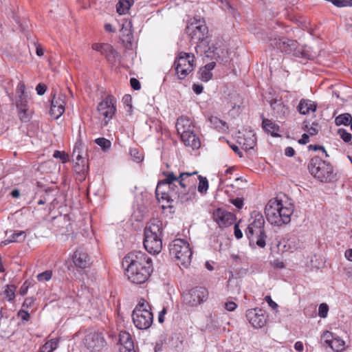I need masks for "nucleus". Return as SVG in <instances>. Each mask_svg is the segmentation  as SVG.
<instances>
[{"mask_svg":"<svg viewBox=\"0 0 352 352\" xmlns=\"http://www.w3.org/2000/svg\"><path fill=\"white\" fill-rule=\"evenodd\" d=\"M297 109L300 114L306 115L310 112H314L316 110V104L310 100L302 99Z\"/></svg>","mask_w":352,"mask_h":352,"instance_id":"a878e982","label":"nucleus"},{"mask_svg":"<svg viewBox=\"0 0 352 352\" xmlns=\"http://www.w3.org/2000/svg\"><path fill=\"white\" fill-rule=\"evenodd\" d=\"M175 69L179 79H184L195 67V56L190 53L181 52L175 62Z\"/></svg>","mask_w":352,"mask_h":352,"instance_id":"1a4fd4ad","label":"nucleus"},{"mask_svg":"<svg viewBox=\"0 0 352 352\" xmlns=\"http://www.w3.org/2000/svg\"><path fill=\"white\" fill-rule=\"evenodd\" d=\"M28 288H29V286L27 285L26 282L24 283L20 288V291H19L20 294L21 296L25 295L28 292Z\"/></svg>","mask_w":352,"mask_h":352,"instance_id":"774afa93","label":"nucleus"},{"mask_svg":"<svg viewBox=\"0 0 352 352\" xmlns=\"http://www.w3.org/2000/svg\"><path fill=\"white\" fill-rule=\"evenodd\" d=\"M293 212L294 208L292 206H284L282 201L278 199L269 201L265 208V214L268 222L277 226L289 223Z\"/></svg>","mask_w":352,"mask_h":352,"instance_id":"20e7f679","label":"nucleus"},{"mask_svg":"<svg viewBox=\"0 0 352 352\" xmlns=\"http://www.w3.org/2000/svg\"><path fill=\"white\" fill-rule=\"evenodd\" d=\"M210 125L219 131H225L228 127L226 126V122L220 120L216 116H210L208 119Z\"/></svg>","mask_w":352,"mask_h":352,"instance_id":"7c9ffc66","label":"nucleus"},{"mask_svg":"<svg viewBox=\"0 0 352 352\" xmlns=\"http://www.w3.org/2000/svg\"><path fill=\"white\" fill-rule=\"evenodd\" d=\"M309 141V137L307 134H302L301 138L298 140V143L300 144H306Z\"/></svg>","mask_w":352,"mask_h":352,"instance_id":"69168bd1","label":"nucleus"},{"mask_svg":"<svg viewBox=\"0 0 352 352\" xmlns=\"http://www.w3.org/2000/svg\"><path fill=\"white\" fill-rule=\"evenodd\" d=\"M18 316L20 317L23 320L28 321L30 319V314L27 311L20 310L18 312Z\"/></svg>","mask_w":352,"mask_h":352,"instance_id":"bf43d9fd","label":"nucleus"},{"mask_svg":"<svg viewBox=\"0 0 352 352\" xmlns=\"http://www.w3.org/2000/svg\"><path fill=\"white\" fill-rule=\"evenodd\" d=\"M58 346V340L52 339L45 342L40 349L39 352H53Z\"/></svg>","mask_w":352,"mask_h":352,"instance_id":"c9c22d12","label":"nucleus"},{"mask_svg":"<svg viewBox=\"0 0 352 352\" xmlns=\"http://www.w3.org/2000/svg\"><path fill=\"white\" fill-rule=\"evenodd\" d=\"M308 169L311 175L321 182L329 183L337 180V173L332 164L318 156L310 160Z\"/></svg>","mask_w":352,"mask_h":352,"instance_id":"39448f33","label":"nucleus"},{"mask_svg":"<svg viewBox=\"0 0 352 352\" xmlns=\"http://www.w3.org/2000/svg\"><path fill=\"white\" fill-rule=\"evenodd\" d=\"M129 153L135 162H140L142 160L143 155L138 148H131Z\"/></svg>","mask_w":352,"mask_h":352,"instance_id":"a19ab883","label":"nucleus"},{"mask_svg":"<svg viewBox=\"0 0 352 352\" xmlns=\"http://www.w3.org/2000/svg\"><path fill=\"white\" fill-rule=\"evenodd\" d=\"M193 127L191 120L188 118L180 117L177 120L176 129L179 135L188 132H192Z\"/></svg>","mask_w":352,"mask_h":352,"instance_id":"b1692460","label":"nucleus"},{"mask_svg":"<svg viewBox=\"0 0 352 352\" xmlns=\"http://www.w3.org/2000/svg\"><path fill=\"white\" fill-rule=\"evenodd\" d=\"M332 3L338 8H343L352 6V3L347 0H333Z\"/></svg>","mask_w":352,"mask_h":352,"instance_id":"8fccbe9b","label":"nucleus"},{"mask_svg":"<svg viewBox=\"0 0 352 352\" xmlns=\"http://www.w3.org/2000/svg\"><path fill=\"white\" fill-rule=\"evenodd\" d=\"M123 264L127 265L126 269H149L153 270L152 261L145 253L141 251L130 252L124 258Z\"/></svg>","mask_w":352,"mask_h":352,"instance_id":"9d476101","label":"nucleus"},{"mask_svg":"<svg viewBox=\"0 0 352 352\" xmlns=\"http://www.w3.org/2000/svg\"><path fill=\"white\" fill-rule=\"evenodd\" d=\"M148 307L149 305L147 302H140L133 311V323L140 329H147L153 324V316Z\"/></svg>","mask_w":352,"mask_h":352,"instance_id":"0eeeda50","label":"nucleus"},{"mask_svg":"<svg viewBox=\"0 0 352 352\" xmlns=\"http://www.w3.org/2000/svg\"><path fill=\"white\" fill-rule=\"evenodd\" d=\"M34 302V298L32 297L26 298L23 303V307L25 308H29L32 307V305Z\"/></svg>","mask_w":352,"mask_h":352,"instance_id":"052dcab7","label":"nucleus"},{"mask_svg":"<svg viewBox=\"0 0 352 352\" xmlns=\"http://www.w3.org/2000/svg\"><path fill=\"white\" fill-rule=\"evenodd\" d=\"M52 276V272L51 270H46L37 275V279L38 281H48Z\"/></svg>","mask_w":352,"mask_h":352,"instance_id":"37998d69","label":"nucleus"},{"mask_svg":"<svg viewBox=\"0 0 352 352\" xmlns=\"http://www.w3.org/2000/svg\"><path fill=\"white\" fill-rule=\"evenodd\" d=\"M234 236H235V237L236 239H238L242 238L243 233H242L241 230H240L238 224H235L234 225Z\"/></svg>","mask_w":352,"mask_h":352,"instance_id":"e2e57ef3","label":"nucleus"},{"mask_svg":"<svg viewBox=\"0 0 352 352\" xmlns=\"http://www.w3.org/2000/svg\"><path fill=\"white\" fill-rule=\"evenodd\" d=\"M25 84L22 82H19L17 87H16V95L18 97L22 96H27V94L25 93Z\"/></svg>","mask_w":352,"mask_h":352,"instance_id":"3c124183","label":"nucleus"},{"mask_svg":"<svg viewBox=\"0 0 352 352\" xmlns=\"http://www.w3.org/2000/svg\"><path fill=\"white\" fill-rule=\"evenodd\" d=\"M246 318L254 328L259 329L266 324L268 316L265 311L262 309L254 308L246 311Z\"/></svg>","mask_w":352,"mask_h":352,"instance_id":"ddd939ff","label":"nucleus"},{"mask_svg":"<svg viewBox=\"0 0 352 352\" xmlns=\"http://www.w3.org/2000/svg\"><path fill=\"white\" fill-rule=\"evenodd\" d=\"M53 157L54 158L60 159L63 163L66 162L69 158V156L67 154H66L65 152L59 151H55L53 154Z\"/></svg>","mask_w":352,"mask_h":352,"instance_id":"09e8293b","label":"nucleus"},{"mask_svg":"<svg viewBox=\"0 0 352 352\" xmlns=\"http://www.w3.org/2000/svg\"><path fill=\"white\" fill-rule=\"evenodd\" d=\"M19 116L21 121L28 122L30 118L28 107L22 109H18Z\"/></svg>","mask_w":352,"mask_h":352,"instance_id":"c03bdc74","label":"nucleus"},{"mask_svg":"<svg viewBox=\"0 0 352 352\" xmlns=\"http://www.w3.org/2000/svg\"><path fill=\"white\" fill-rule=\"evenodd\" d=\"M122 39L125 42L131 43L133 36L132 30V22L131 21H125L122 23V28L120 30Z\"/></svg>","mask_w":352,"mask_h":352,"instance_id":"c85d7f7f","label":"nucleus"},{"mask_svg":"<svg viewBox=\"0 0 352 352\" xmlns=\"http://www.w3.org/2000/svg\"><path fill=\"white\" fill-rule=\"evenodd\" d=\"M180 138L185 146H189L193 150L198 149L201 146L199 138L193 131L180 135Z\"/></svg>","mask_w":352,"mask_h":352,"instance_id":"5701e85b","label":"nucleus"},{"mask_svg":"<svg viewBox=\"0 0 352 352\" xmlns=\"http://www.w3.org/2000/svg\"><path fill=\"white\" fill-rule=\"evenodd\" d=\"M115 102L113 98L107 97L100 102L98 105V111L100 117L104 119L102 125L107 126L109 121L112 118L116 112Z\"/></svg>","mask_w":352,"mask_h":352,"instance_id":"2eb2a0df","label":"nucleus"},{"mask_svg":"<svg viewBox=\"0 0 352 352\" xmlns=\"http://www.w3.org/2000/svg\"><path fill=\"white\" fill-rule=\"evenodd\" d=\"M197 179H199V184L197 186V190L201 195H206L208 190V181L206 177L198 175Z\"/></svg>","mask_w":352,"mask_h":352,"instance_id":"f704fd0d","label":"nucleus"},{"mask_svg":"<svg viewBox=\"0 0 352 352\" xmlns=\"http://www.w3.org/2000/svg\"><path fill=\"white\" fill-rule=\"evenodd\" d=\"M245 234L248 239L250 240V242L252 243H256V231H254V229H252V227L248 226L246 230H245Z\"/></svg>","mask_w":352,"mask_h":352,"instance_id":"a18cd8bd","label":"nucleus"},{"mask_svg":"<svg viewBox=\"0 0 352 352\" xmlns=\"http://www.w3.org/2000/svg\"><path fill=\"white\" fill-rule=\"evenodd\" d=\"M72 260L74 265L80 269H86L91 265L89 256L82 248H78L74 252Z\"/></svg>","mask_w":352,"mask_h":352,"instance_id":"412c9836","label":"nucleus"},{"mask_svg":"<svg viewBox=\"0 0 352 352\" xmlns=\"http://www.w3.org/2000/svg\"><path fill=\"white\" fill-rule=\"evenodd\" d=\"M10 234L8 235V232H6L8 238L2 242L4 245H6L10 243H21L23 242L26 237V234L24 231H15L12 232H10Z\"/></svg>","mask_w":352,"mask_h":352,"instance_id":"cd10ccee","label":"nucleus"},{"mask_svg":"<svg viewBox=\"0 0 352 352\" xmlns=\"http://www.w3.org/2000/svg\"><path fill=\"white\" fill-rule=\"evenodd\" d=\"M163 223L153 219L144 229V246L150 254H158L162 250Z\"/></svg>","mask_w":352,"mask_h":352,"instance_id":"7ed1b4c3","label":"nucleus"},{"mask_svg":"<svg viewBox=\"0 0 352 352\" xmlns=\"http://www.w3.org/2000/svg\"><path fill=\"white\" fill-rule=\"evenodd\" d=\"M130 84H131V87L135 90H139L141 88L140 81L135 78H131Z\"/></svg>","mask_w":352,"mask_h":352,"instance_id":"5fc2aeb1","label":"nucleus"},{"mask_svg":"<svg viewBox=\"0 0 352 352\" xmlns=\"http://www.w3.org/2000/svg\"><path fill=\"white\" fill-rule=\"evenodd\" d=\"M263 129L267 133H270L273 137H278L279 135L277 132L279 131V126L272 120L263 118Z\"/></svg>","mask_w":352,"mask_h":352,"instance_id":"c756f323","label":"nucleus"},{"mask_svg":"<svg viewBox=\"0 0 352 352\" xmlns=\"http://www.w3.org/2000/svg\"><path fill=\"white\" fill-rule=\"evenodd\" d=\"M133 1L131 2L128 0H120L116 6L117 12L119 14H124L130 9Z\"/></svg>","mask_w":352,"mask_h":352,"instance_id":"72a5a7b5","label":"nucleus"},{"mask_svg":"<svg viewBox=\"0 0 352 352\" xmlns=\"http://www.w3.org/2000/svg\"><path fill=\"white\" fill-rule=\"evenodd\" d=\"M120 352H126L135 349L131 336L126 331H121L119 335Z\"/></svg>","mask_w":352,"mask_h":352,"instance_id":"4be33fe9","label":"nucleus"},{"mask_svg":"<svg viewBox=\"0 0 352 352\" xmlns=\"http://www.w3.org/2000/svg\"><path fill=\"white\" fill-rule=\"evenodd\" d=\"M95 142L104 150L109 149L111 146V142L104 138H97L95 140Z\"/></svg>","mask_w":352,"mask_h":352,"instance_id":"ea45409f","label":"nucleus"},{"mask_svg":"<svg viewBox=\"0 0 352 352\" xmlns=\"http://www.w3.org/2000/svg\"><path fill=\"white\" fill-rule=\"evenodd\" d=\"M16 289V287L14 285H7L6 286L5 290L3 292V294L5 296V298L8 301L10 302L14 299Z\"/></svg>","mask_w":352,"mask_h":352,"instance_id":"4c0bfd02","label":"nucleus"},{"mask_svg":"<svg viewBox=\"0 0 352 352\" xmlns=\"http://www.w3.org/2000/svg\"><path fill=\"white\" fill-rule=\"evenodd\" d=\"M237 307V305L236 302L233 301H228L225 302L224 308L228 311H233Z\"/></svg>","mask_w":352,"mask_h":352,"instance_id":"603ef678","label":"nucleus"},{"mask_svg":"<svg viewBox=\"0 0 352 352\" xmlns=\"http://www.w3.org/2000/svg\"><path fill=\"white\" fill-rule=\"evenodd\" d=\"M265 300L274 310L278 308V305L274 301H273L270 296H266L265 297Z\"/></svg>","mask_w":352,"mask_h":352,"instance_id":"4d7b16f0","label":"nucleus"},{"mask_svg":"<svg viewBox=\"0 0 352 352\" xmlns=\"http://www.w3.org/2000/svg\"><path fill=\"white\" fill-rule=\"evenodd\" d=\"M213 219L220 227H226L233 224L235 216L222 208H218L213 212Z\"/></svg>","mask_w":352,"mask_h":352,"instance_id":"aec40b11","label":"nucleus"},{"mask_svg":"<svg viewBox=\"0 0 352 352\" xmlns=\"http://www.w3.org/2000/svg\"><path fill=\"white\" fill-rule=\"evenodd\" d=\"M197 174L181 172L176 175L173 171H164V179L158 182L155 194L159 201L165 202L171 207L170 204L179 202L185 204L197 199L196 186L190 182V177Z\"/></svg>","mask_w":352,"mask_h":352,"instance_id":"f257e3e1","label":"nucleus"},{"mask_svg":"<svg viewBox=\"0 0 352 352\" xmlns=\"http://www.w3.org/2000/svg\"><path fill=\"white\" fill-rule=\"evenodd\" d=\"M17 109L28 108V96H19L16 100Z\"/></svg>","mask_w":352,"mask_h":352,"instance_id":"79ce46f5","label":"nucleus"},{"mask_svg":"<svg viewBox=\"0 0 352 352\" xmlns=\"http://www.w3.org/2000/svg\"><path fill=\"white\" fill-rule=\"evenodd\" d=\"M352 116L350 113H342L336 118V125H348L351 122Z\"/></svg>","mask_w":352,"mask_h":352,"instance_id":"e433bc0d","label":"nucleus"},{"mask_svg":"<svg viewBox=\"0 0 352 352\" xmlns=\"http://www.w3.org/2000/svg\"><path fill=\"white\" fill-rule=\"evenodd\" d=\"M338 133L340 138L345 142H349L351 140V134L349 133L346 130L344 129H340L338 131Z\"/></svg>","mask_w":352,"mask_h":352,"instance_id":"49530a36","label":"nucleus"},{"mask_svg":"<svg viewBox=\"0 0 352 352\" xmlns=\"http://www.w3.org/2000/svg\"><path fill=\"white\" fill-rule=\"evenodd\" d=\"M81 142L76 144L72 153L73 160L75 161L73 168L78 174H85L88 170V165L86 160L82 157L80 151Z\"/></svg>","mask_w":352,"mask_h":352,"instance_id":"dca6fc26","label":"nucleus"},{"mask_svg":"<svg viewBox=\"0 0 352 352\" xmlns=\"http://www.w3.org/2000/svg\"><path fill=\"white\" fill-rule=\"evenodd\" d=\"M243 148L245 151L253 148L256 144V139L254 134L250 133L248 136L243 140Z\"/></svg>","mask_w":352,"mask_h":352,"instance_id":"473e14b6","label":"nucleus"},{"mask_svg":"<svg viewBox=\"0 0 352 352\" xmlns=\"http://www.w3.org/2000/svg\"><path fill=\"white\" fill-rule=\"evenodd\" d=\"M270 106L274 113L277 114V117L284 118L289 113V109L286 107L281 100L272 99L270 101Z\"/></svg>","mask_w":352,"mask_h":352,"instance_id":"393cba45","label":"nucleus"},{"mask_svg":"<svg viewBox=\"0 0 352 352\" xmlns=\"http://www.w3.org/2000/svg\"><path fill=\"white\" fill-rule=\"evenodd\" d=\"M204 89V87L202 85L194 84L192 85V90L197 94H200Z\"/></svg>","mask_w":352,"mask_h":352,"instance_id":"680f3d73","label":"nucleus"},{"mask_svg":"<svg viewBox=\"0 0 352 352\" xmlns=\"http://www.w3.org/2000/svg\"><path fill=\"white\" fill-rule=\"evenodd\" d=\"M65 95L62 94L53 95L50 113L54 119H58L65 112Z\"/></svg>","mask_w":352,"mask_h":352,"instance_id":"f3484780","label":"nucleus"},{"mask_svg":"<svg viewBox=\"0 0 352 352\" xmlns=\"http://www.w3.org/2000/svg\"><path fill=\"white\" fill-rule=\"evenodd\" d=\"M254 221L249 224L250 227L256 231V243L260 248L265 246V234L264 230L265 220L263 215L258 212H254L252 216Z\"/></svg>","mask_w":352,"mask_h":352,"instance_id":"f8f14e48","label":"nucleus"},{"mask_svg":"<svg viewBox=\"0 0 352 352\" xmlns=\"http://www.w3.org/2000/svg\"><path fill=\"white\" fill-rule=\"evenodd\" d=\"M270 45H275L281 52H284L288 54L293 56H298L300 50H298V43L296 41L289 38H278L270 39Z\"/></svg>","mask_w":352,"mask_h":352,"instance_id":"4468645a","label":"nucleus"},{"mask_svg":"<svg viewBox=\"0 0 352 352\" xmlns=\"http://www.w3.org/2000/svg\"><path fill=\"white\" fill-rule=\"evenodd\" d=\"M230 203H232L234 206L237 208L241 209L243 206V199L242 198H235L230 199Z\"/></svg>","mask_w":352,"mask_h":352,"instance_id":"864d4df0","label":"nucleus"},{"mask_svg":"<svg viewBox=\"0 0 352 352\" xmlns=\"http://www.w3.org/2000/svg\"><path fill=\"white\" fill-rule=\"evenodd\" d=\"M169 252L180 267L186 268L190 265L192 253L186 241L182 239H175L170 243Z\"/></svg>","mask_w":352,"mask_h":352,"instance_id":"423d86ee","label":"nucleus"},{"mask_svg":"<svg viewBox=\"0 0 352 352\" xmlns=\"http://www.w3.org/2000/svg\"><path fill=\"white\" fill-rule=\"evenodd\" d=\"M322 340L335 352H341L344 349V342L331 332H324L322 336Z\"/></svg>","mask_w":352,"mask_h":352,"instance_id":"6ab92c4d","label":"nucleus"},{"mask_svg":"<svg viewBox=\"0 0 352 352\" xmlns=\"http://www.w3.org/2000/svg\"><path fill=\"white\" fill-rule=\"evenodd\" d=\"M152 272L149 269H126L125 274L131 283L138 285L145 283Z\"/></svg>","mask_w":352,"mask_h":352,"instance_id":"a211bd4d","label":"nucleus"},{"mask_svg":"<svg viewBox=\"0 0 352 352\" xmlns=\"http://www.w3.org/2000/svg\"><path fill=\"white\" fill-rule=\"evenodd\" d=\"M46 89H47L46 85H45L44 84H42V83H39L36 87V91L37 92V94L39 96L43 95L45 93Z\"/></svg>","mask_w":352,"mask_h":352,"instance_id":"6e6d98bb","label":"nucleus"},{"mask_svg":"<svg viewBox=\"0 0 352 352\" xmlns=\"http://www.w3.org/2000/svg\"><path fill=\"white\" fill-rule=\"evenodd\" d=\"M329 311V307L327 304L322 303L320 305L318 308V316L320 318H324L327 316V313Z\"/></svg>","mask_w":352,"mask_h":352,"instance_id":"de8ad7c7","label":"nucleus"},{"mask_svg":"<svg viewBox=\"0 0 352 352\" xmlns=\"http://www.w3.org/2000/svg\"><path fill=\"white\" fill-rule=\"evenodd\" d=\"M82 344L89 352H100L107 344L103 333L94 329H89L85 331Z\"/></svg>","mask_w":352,"mask_h":352,"instance_id":"6e6552de","label":"nucleus"},{"mask_svg":"<svg viewBox=\"0 0 352 352\" xmlns=\"http://www.w3.org/2000/svg\"><path fill=\"white\" fill-rule=\"evenodd\" d=\"M208 292L205 287H196L183 294L184 302L190 306L200 305L208 299Z\"/></svg>","mask_w":352,"mask_h":352,"instance_id":"9b49d317","label":"nucleus"},{"mask_svg":"<svg viewBox=\"0 0 352 352\" xmlns=\"http://www.w3.org/2000/svg\"><path fill=\"white\" fill-rule=\"evenodd\" d=\"M187 30L191 40L199 43L196 47L197 54H200L201 56L204 54L207 59L223 61L221 55L223 54V50L214 44L210 45L209 42L206 41L208 31L204 21L199 20L195 23H191L188 26Z\"/></svg>","mask_w":352,"mask_h":352,"instance_id":"f03ea898","label":"nucleus"},{"mask_svg":"<svg viewBox=\"0 0 352 352\" xmlns=\"http://www.w3.org/2000/svg\"><path fill=\"white\" fill-rule=\"evenodd\" d=\"M296 239L295 238H290L285 241L283 239L281 243H284V250L293 252L297 249Z\"/></svg>","mask_w":352,"mask_h":352,"instance_id":"58836bf2","label":"nucleus"},{"mask_svg":"<svg viewBox=\"0 0 352 352\" xmlns=\"http://www.w3.org/2000/svg\"><path fill=\"white\" fill-rule=\"evenodd\" d=\"M295 154L294 149L291 146H287L285 149V155L287 157H293Z\"/></svg>","mask_w":352,"mask_h":352,"instance_id":"0e129e2a","label":"nucleus"},{"mask_svg":"<svg viewBox=\"0 0 352 352\" xmlns=\"http://www.w3.org/2000/svg\"><path fill=\"white\" fill-rule=\"evenodd\" d=\"M308 148H309V150H314V151L321 150L323 153H325L326 157H329V155L327 154L324 146H322L310 144L308 146Z\"/></svg>","mask_w":352,"mask_h":352,"instance_id":"13d9d810","label":"nucleus"},{"mask_svg":"<svg viewBox=\"0 0 352 352\" xmlns=\"http://www.w3.org/2000/svg\"><path fill=\"white\" fill-rule=\"evenodd\" d=\"M215 65V61H212L200 68L199 71V78L204 82L209 81L212 77L211 71L214 68Z\"/></svg>","mask_w":352,"mask_h":352,"instance_id":"bb28decb","label":"nucleus"},{"mask_svg":"<svg viewBox=\"0 0 352 352\" xmlns=\"http://www.w3.org/2000/svg\"><path fill=\"white\" fill-rule=\"evenodd\" d=\"M101 54L105 56L109 61H113L116 58V52L111 45L105 43Z\"/></svg>","mask_w":352,"mask_h":352,"instance_id":"2f4dec72","label":"nucleus"},{"mask_svg":"<svg viewBox=\"0 0 352 352\" xmlns=\"http://www.w3.org/2000/svg\"><path fill=\"white\" fill-rule=\"evenodd\" d=\"M272 265L274 267L278 269H283L285 267V264L283 261L279 260H274L272 263Z\"/></svg>","mask_w":352,"mask_h":352,"instance_id":"338daca9","label":"nucleus"}]
</instances>
